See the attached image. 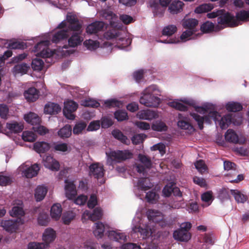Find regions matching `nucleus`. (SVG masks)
I'll use <instances>...</instances> for the list:
<instances>
[{"instance_id":"1","label":"nucleus","mask_w":249,"mask_h":249,"mask_svg":"<svg viewBox=\"0 0 249 249\" xmlns=\"http://www.w3.org/2000/svg\"><path fill=\"white\" fill-rule=\"evenodd\" d=\"M192 116L197 122L199 128L200 129L203 128V122H205L210 124L211 120H213L215 123L217 121H219V124L221 128H226L228 125L232 123L234 125H239L242 122V118L238 115H235L232 118L231 115L228 114L222 118H221L220 115L216 111H213L209 113L208 116L205 117H201L196 113L191 114Z\"/></svg>"},{"instance_id":"2","label":"nucleus","mask_w":249,"mask_h":249,"mask_svg":"<svg viewBox=\"0 0 249 249\" xmlns=\"http://www.w3.org/2000/svg\"><path fill=\"white\" fill-rule=\"evenodd\" d=\"M160 93L156 86H150L143 90L140 102L147 107H157L160 102V99L157 97L160 95Z\"/></svg>"},{"instance_id":"3","label":"nucleus","mask_w":249,"mask_h":249,"mask_svg":"<svg viewBox=\"0 0 249 249\" xmlns=\"http://www.w3.org/2000/svg\"><path fill=\"white\" fill-rule=\"evenodd\" d=\"M50 44V42L48 40L37 43L33 49L34 52L36 53V56L42 58H49L53 56L54 51L51 50L49 48Z\"/></svg>"},{"instance_id":"4","label":"nucleus","mask_w":249,"mask_h":249,"mask_svg":"<svg viewBox=\"0 0 249 249\" xmlns=\"http://www.w3.org/2000/svg\"><path fill=\"white\" fill-rule=\"evenodd\" d=\"M223 12L217 18V22L221 25H225L228 27H234L239 25V22L235 19V17L223 9Z\"/></svg>"},{"instance_id":"5","label":"nucleus","mask_w":249,"mask_h":249,"mask_svg":"<svg viewBox=\"0 0 249 249\" xmlns=\"http://www.w3.org/2000/svg\"><path fill=\"white\" fill-rule=\"evenodd\" d=\"M13 207L9 212L10 214L12 217H18V223L20 224H23L24 220L22 218L25 214L23 209V203L20 200L16 199L13 201Z\"/></svg>"},{"instance_id":"6","label":"nucleus","mask_w":249,"mask_h":249,"mask_svg":"<svg viewBox=\"0 0 249 249\" xmlns=\"http://www.w3.org/2000/svg\"><path fill=\"white\" fill-rule=\"evenodd\" d=\"M19 170L21 172L23 176L27 178H32L37 175L39 167L36 163L31 166L24 163L19 167Z\"/></svg>"},{"instance_id":"7","label":"nucleus","mask_w":249,"mask_h":249,"mask_svg":"<svg viewBox=\"0 0 249 249\" xmlns=\"http://www.w3.org/2000/svg\"><path fill=\"white\" fill-rule=\"evenodd\" d=\"M78 107V104L72 101L69 100L64 103L63 113L65 116L70 120H74L75 116L73 114Z\"/></svg>"},{"instance_id":"8","label":"nucleus","mask_w":249,"mask_h":249,"mask_svg":"<svg viewBox=\"0 0 249 249\" xmlns=\"http://www.w3.org/2000/svg\"><path fill=\"white\" fill-rule=\"evenodd\" d=\"M24 128L23 124L16 121L7 123L4 128V133L9 135L13 133H18L22 131Z\"/></svg>"},{"instance_id":"9","label":"nucleus","mask_w":249,"mask_h":249,"mask_svg":"<svg viewBox=\"0 0 249 249\" xmlns=\"http://www.w3.org/2000/svg\"><path fill=\"white\" fill-rule=\"evenodd\" d=\"M109 156L112 160L121 161L131 158L132 154L128 150H118L111 152Z\"/></svg>"},{"instance_id":"10","label":"nucleus","mask_w":249,"mask_h":249,"mask_svg":"<svg viewBox=\"0 0 249 249\" xmlns=\"http://www.w3.org/2000/svg\"><path fill=\"white\" fill-rule=\"evenodd\" d=\"M67 21L69 23L68 29L70 31H79L82 26L78 19L74 15L69 14L67 16Z\"/></svg>"},{"instance_id":"11","label":"nucleus","mask_w":249,"mask_h":249,"mask_svg":"<svg viewBox=\"0 0 249 249\" xmlns=\"http://www.w3.org/2000/svg\"><path fill=\"white\" fill-rule=\"evenodd\" d=\"M43 165L52 171H58L60 168L59 162L53 157L47 155L43 158Z\"/></svg>"},{"instance_id":"12","label":"nucleus","mask_w":249,"mask_h":249,"mask_svg":"<svg viewBox=\"0 0 249 249\" xmlns=\"http://www.w3.org/2000/svg\"><path fill=\"white\" fill-rule=\"evenodd\" d=\"M102 216L103 212L102 210L99 208H96L94 210L92 214L89 211L86 210L82 214V219L83 220L89 219L94 221L101 219Z\"/></svg>"},{"instance_id":"13","label":"nucleus","mask_w":249,"mask_h":249,"mask_svg":"<svg viewBox=\"0 0 249 249\" xmlns=\"http://www.w3.org/2000/svg\"><path fill=\"white\" fill-rule=\"evenodd\" d=\"M56 232L53 229L47 228L42 235V240L43 243L46 246V248L49 247V245L54 241L56 238Z\"/></svg>"},{"instance_id":"14","label":"nucleus","mask_w":249,"mask_h":249,"mask_svg":"<svg viewBox=\"0 0 249 249\" xmlns=\"http://www.w3.org/2000/svg\"><path fill=\"white\" fill-rule=\"evenodd\" d=\"M89 175L95 178H102L104 175L103 166L99 163H93L89 166Z\"/></svg>"},{"instance_id":"15","label":"nucleus","mask_w":249,"mask_h":249,"mask_svg":"<svg viewBox=\"0 0 249 249\" xmlns=\"http://www.w3.org/2000/svg\"><path fill=\"white\" fill-rule=\"evenodd\" d=\"M225 138L227 142L234 143H244L245 142V138H239L236 133L232 129L227 130L225 133Z\"/></svg>"},{"instance_id":"16","label":"nucleus","mask_w":249,"mask_h":249,"mask_svg":"<svg viewBox=\"0 0 249 249\" xmlns=\"http://www.w3.org/2000/svg\"><path fill=\"white\" fill-rule=\"evenodd\" d=\"M159 117L157 112L150 109L142 110L137 114V117L142 120H151L158 118Z\"/></svg>"},{"instance_id":"17","label":"nucleus","mask_w":249,"mask_h":249,"mask_svg":"<svg viewBox=\"0 0 249 249\" xmlns=\"http://www.w3.org/2000/svg\"><path fill=\"white\" fill-rule=\"evenodd\" d=\"M139 160L142 164H138L136 166V169L139 173H143L146 168H149L151 165V160L146 156L140 154L139 155Z\"/></svg>"},{"instance_id":"18","label":"nucleus","mask_w":249,"mask_h":249,"mask_svg":"<svg viewBox=\"0 0 249 249\" xmlns=\"http://www.w3.org/2000/svg\"><path fill=\"white\" fill-rule=\"evenodd\" d=\"M105 26V24L102 21H95L89 24L87 28L86 32L88 34H94L98 32L102 31Z\"/></svg>"},{"instance_id":"19","label":"nucleus","mask_w":249,"mask_h":249,"mask_svg":"<svg viewBox=\"0 0 249 249\" xmlns=\"http://www.w3.org/2000/svg\"><path fill=\"white\" fill-rule=\"evenodd\" d=\"M65 183L66 196L69 199H72L77 194L76 187L73 182L68 181L67 180H65Z\"/></svg>"},{"instance_id":"20","label":"nucleus","mask_w":249,"mask_h":249,"mask_svg":"<svg viewBox=\"0 0 249 249\" xmlns=\"http://www.w3.org/2000/svg\"><path fill=\"white\" fill-rule=\"evenodd\" d=\"M146 215L150 220L154 222H160L163 219V215L159 211L150 209L146 212Z\"/></svg>"},{"instance_id":"21","label":"nucleus","mask_w":249,"mask_h":249,"mask_svg":"<svg viewBox=\"0 0 249 249\" xmlns=\"http://www.w3.org/2000/svg\"><path fill=\"white\" fill-rule=\"evenodd\" d=\"M174 238L178 241L187 242L191 239V234L185 230L176 231L173 233Z\"/></svg>"},{"instance_id":"22","label":"nucleus","mask_w":249,"mask_h":249,"mask_svg":"<svg viewBox=\"0 0 249 249\" xmlns=\"http://www.w3.org/2000/svg\"><path fill=\"white\" fill-rule=\"evenodd\" d=\"M183 6V2L179 0H174L169 5L168 11L173 15L177 14L182 11Z\"/></svg>"},{"instance_id":"23","label":"nucleus","mask_w":249,"mask_h":249,"mask_svg":"<svg viewBox=\"0 0 249 249\" xmlns=\"http://www.w3.org/2000/svg\"><path fill=\"white\" fill-rule=\"evenodd\" d=\"M62 212L61 205L59 203L54 204L51 208L50 215L53 219L57 221L60 219Z\"/></svg>"},{"instance_id":"24","label":"nucleus","mask_w":249,"mask_h":249,"mask_svg":"<svg viewBox=\"0 0 249 249\" xmlns=\"http://www.w3.org/2000/svg\"><path fill=\"white\" fill-rule=\"evenodd\" d=\"M25 99L29 102L36 101L39 96L38 91L35 88H30L24 93Z\"/></svg>"},{"instance_id":"25","label":"nucleus","mask_w":249,"mask_h":249,"mask_svg":"<svg viewBox=\"0 0 249 249\" xmlns=\"http://www.w3.org/2000/svg\"><path fill=\"white\" fill-rule=\"evenodd\" d=\"M69 32L68 29H62L56 32L52 37V42L57 43L61 40L67 39L69 36Z\"/></svg>"},{"instance_id":"26","label":"nucleus","mask_w":249,"mask_h":249,"mask_svg":"<svg viewBox=\"0 0 249 249\" xmlns=\"http://www.w3.org/2000/svg\"><path fill=\"white\" fill-rule=\"evenodd\" d=\"M108 236L110 240L120 243H123L126 240V236L124 233L114 231H109Z\"/></svg>"},{"instance_id":"27","label":"nucleus","mask_w":249,"mask_h":249,"mask_svg":"<svg viewBox=\"0 0 249 249\" xmlns=\"http://www.w3.org/2000/svg\"><path fill=\"white\" fill-rule=\"evenodd\" d=\"M19 225H20V224L18 223V220L16 221L5 220L2 221L1 223V226L3 227L6 231L11 232L16 231Z\"/></svg>"},{"instance_id":"28","label":"nucleus","mask_w":249,"mask_h":249,"mask_svg":"<svg viewBox=\"0 0 249 249\" xmlns=\"http://www.w3.org/2000/svg\"><path fill=\"white\" fill-rule=\"evenodd\" d=\"M61 110V108L57 104L49 102L45 105L44 107V113L48 114H57Z\"/></svg>"},{"instance_id":"29","label":"nucleus","mask_w":249,"mask_h":249,"mask_svg":"<svg viewBox=\"0 0 249 249\" xmlns=\"http://www.w3.org/2000/svg\"><path fill=\"white\" fill-rule=\"evenodd\" d=\"M230 192L238 203H244L248 199V196L238 190H231Z\"/></svg>"},{"instance_id":"30","label":"nucleus","mask_w":249,"mask_h":249,"mask_svg":"<svg viewBox=\"0 0 249 249\" xmlns=\"http://www.w3.org/2000/svg\"><path fill=\"white\" fill-rule=\"evenodd\" d=\"M30 69L29 65L27 63H18L13 69V72L15 75H23L27 73Z\"/></svg>"},{"instance_id":"31","label":"nucleus","mask_w":249,"mask_h":249,"mask_svg":"<svg viewBox=\"0 0 249 249\" xmlns=\"http://www.w3.org/2000/svg\"><path fill=\"white\" fill-rule=\"evenodd\" d=\"M50 148L48 143L44 142H37L34 144V149L37 153H44Z\"/></svg>"},{"instance_id":"32","label":"nucleus","mask_w":249,"mask_h":249,"mask_svg":"<svg viewBox=\"0 0 249 249\" xmlns=\"http://www.w3.org/2000/svg\"><path fill=\"white\" fill-rule=\"evenodd\" d=\"M53 148L55 151L65 153H69L71 150V146L67 143L60 142L54 143Z\"/></svg>"},{"instance_id":"33","label":"nucleus","mask_w":249,"mask_h":249,"mask_svg":"<svg viewBox=\"0 0 249 249\" xmlns=\"http://www.w3.org/2000/svg\"><path fill=\"white\" fill-rule=\"evenodd\" d=\"M47 189L44 186H38L35 190V197L37 201L42 200L46 196Z\"/></svg>"},{"instance_id":"34","label":"nucleus","mask_w":249,"mask_h":249,"mask_svg":"<svg viewBox=\"0 0 249 249\" xmlns=\"http://www.w3.org/2000/svg\"><path fill=\"white\" fill-rule=\"evenodd\" d=\"M24 119L26 122L32 125L37 124L40 122V118L38 116L33 112H30L25 114Z\"/></svg>"},{"instance_id":"35","label":"nucleus","mask_w":249,"mask_h":249,"mask_svg":"<svg viewBox=\"0 0 249 249\" xmlns=\"http://www.w3.org/2000/svg\"><path fill=\"white\" fill-rule=\"evenodd\" d=\"M58 135L62 139L70 137L71 135V127L70 125L66 124L57 132Z\"/></svg>"},{"instance_id":"36","label":"nucleus","mask_w":249,"mask_h":249,"mask_svg":"<svg viewBox=\"0 0 249 249\" xmlns=\"http://www.w3.org/2000/svg\"><path fill=\"white\" fill-rule=\"evenodd\" d=\"M133 231L136 232H139L141 235H143V238H146L151 236L153 233V231L148 227L146 226L145 228H142L140 227L137 228L136 227L133 228Z\"/></svg>"},{"instance_id":"37","label":"nucleus","mask_w":249,"mask_h":249,"mask_svg":"<svg viewBox=\"0 0 249 249\" xmlns=\"http://www.w3.org/2000/svg\"><path fill=\"white\" fill-rule=\"evenodd\" d=\"M198 23V20L195 18H189L183 20L182 21L183 27L191 30H194V28L197 25Z\"/></svg>"},{"instance_id":"38","label":"nucleus","mask_w":249,"mask_h":249,"mask_svg":"<svg viewBox=\"0 0 249 249\" xmlns=\"http://www.w3.org/2000/svg\"><path fill=\"white\" fill-rule=\"evenodd\" d=\"M105 231V226L101 222H97L95 224V228L93 229L94 235L98 238H101Z\"/></svg>"},{"instance_id":"39","label":"nucleus","mask_w":249,"mask_h":249,"mask_svg":"<svg viewBox=\"0 0 249 249\" xmlns=\"http://www.w3.org/2000/svg\"><path fill=\"white\" fill-rule=\"evenodd\" d=\"M201 198L202 201L206 203L205 206H208L214 199L213 193L211 191H207L201 195Z\"/></svg>"},{"instance_id":"40","label":"nucleus","mask_w":249,"mask_h":249,"mask_svg":"<svg viewBox=\"0 0 249 249\" xmlns=\"http://www.w3.org/2000/svg\"><path fill=\"white\" fill-rule=\"evenodd\" d=\"M213 8V6L210 3H204L197 6L195 10V12L197 14H201L208 12Z\"/></svg>"},{"instance_id":"41","label":"nucleus","mask_w":249,"mask_h":249,"mask_svg":"<svg viewBox=\"0 0 249 249\" xmlns=\"http://www.w3.org/2000/svg\"><path fill=\"white\" fill-rule=\"evenodd\" d=\"M152 130L156 131H165L167 129L165 124L161 121H157L154 122L151 126Z\"/></svg>"},{"instance_id":"42","label":"nucleus","mask_w":249,"mask_h":249,"mask_svg":"<svg viewBox=\"0 0 249 249\" xmlns=\"http://www.w3.org/2000/svg\"><path fill=\"white\" fill-rule=\"evenodd\" d=\"M76 216V214L72 211L65 212L62 217L63 223L64 224L68 225L73 220Z\"/></svg>"},{"instance_id":"43","label":"nucleus","mask_w":249,"mask_h":249,"mask_svg":"<svg viewBox=\"0 0 249 249\" xmlns=\"http://www.w3.org/2000/svg\"><path fill=\"white\" fill-rule=\"evenodd\" d=\"M235 18L238 22L240 21H248L249 20V11L242 10L236 14Z\"/></svg>"},{"instance_id":"44","label":"nucleus","mask_w":249,"mask_h":249,"mask_svg":"<svg viewBox=\"0 0 249 249\" xmlns=\"http://www.w3.org/2000/svg\"><path fill=\"white\" fill-rule=\"evenodd\" d=\"M82 41L79 35L77 33H75L69 39V45L71 47H75L80 44Z\"/></svg>"},{"instance_id":"45","label":"nucleus","mask_w":249,"mask_h":249,"mask_svg":"<svg viewBox=\"0 0 249 249\" xmlns=\"http://www.w3.org/2000/svg\"><path fill=\"white\" fill-rule=\"evenodd\" d=\"M22 138L24 141L33 142L36 139V136L32 131H25L22 134Z\"/></svg>"},{"instance_id":"46","label":"nucleus","mask_w":249,"mask_h":249,"mask_svg":"<svg viewBox=\"0 0 249 249\" xmlns=\"http://www.w3.org/2000/svg\"><path fill=\"white\" fill-rule=\"evenodd\" d=\"M196 168L201 174L208 172V167L203 160H200L195 163Z\"/></svg>"},{"instance_id":"47","label":"nucleus","mask_w":249,"mask_h":249,"mask_svg":"<svg viewBox=\"0 0 249 249\" xmlns=\"http://www.w3.org/2000/svg\"><path fill=\"white\" fill-rule=\"evenodd\" d=\"M112 134L115 138L120 140L123 143L127 144L129 142L127 138L119 130H113Z\"/></svg>"},{"instance_id":"48","label":"nucleus","mask_w":249,"mask_h":249,"mask_svg":"<svg viewBox=\"0 0 249 249\" xmlns=\"http://www.w3.org/2000/svg\"><path fill=\"white\" fill-rule=\"evenodd\" d=\"M168 105L171 107L180 111H185L187 109V107L186 105H184L177 100L169 102H168Z\"/></svg>"},{"instance_id":"49","label":"nucleus","mask_w":249,"mask_h":249,"mask_svg":"<svg viewBox=\"0 0 249 249\" xmlns=\"http://www.w3.org/2000/svg\"><path fill=\"white\" fill-rule=\"evenodd\" d=\"M87 126V124L83 122H80L75 124L73 128V133L75 135H79L83 132Z\"/></svg>"},{"instance_id":"50","label":"nucleus","mask_w":249,"mask_h":249,"mask_svg":"<svg viewBox=\"0 0 249 249\" xmlns=\"http://www.w3.org/2000/svg\"><path fill=\"white\" fill-rule=\"evenodd\" d=\"M81 105L86 107H97L100 104L96 100L92 99H85L81 101Z\"/></svg>"},{"instance_id":"51","label":"nucleus","mask_w":249,"mask_h":249,"mask_svg":"<svg viewBox=\"0 0 249 249\" xmlns=\"http://www.w3.org/2000/svg\"><path fill=\"white\" fill-rule=\"evenodd\" d=\"M214 29V24L210 21L203 23L201 27L200 30L203 33H208L212 32Z\"/></svg>"},{"instance_id":"52","label":"nucleus","mask_w":249,"mask_h":249,"mask_svg":"<svg viewBox=\"0 0 249 249\" xmlns=\"http://www.w3.org/2000/svg\"><path fill=\"white\" fill-rule=\"evenodd\" d=\"M242 108V106L238 103L230 102L226 105V109L229 111H239L241 110Z\"/></svg>"},{"instance_id":"53","label":"nucleus","mask_w":249,"mask_h":249,"mask_svg":"<svg viewBox=\"0 0 249 249\" xmlns=\"http://www.w3.org/2000/svg\"><path fill=\"white\" fill-rule=\"evenodd\" d=\"M37 222L39 225L45 226L50 222V218L47 213H40L38 217Z\"/></svg>"},{"instance_id":"54","label":"nucleus","mask_w":249,"mask_h":249,"mask_svg":"<svg viewBox=\"0 0 249 249\" xmlns=\"http://www.w3.org/2000/svg\"><path fill=\"white\" fill-rule=\"evenodd\" d=\"M177 30V27L174 25H170L165 27L162 30V35L164 36H171L173 35Z\"/></svg>"},{"instance_id":"55","label":"nucleus","mask_w":249,"mask_h":249,"mask_svg":"<svg viewBox=\"0 0 249 249\" xmlns=\"http://www.w3.org/2000/svg\"><path fill=\"white\" fill-rule=\"evenodd\" d=\"M25 47V43L20 41L10 42L8 45V48L11 49H23Z\"/></svg>"},{"instance_id":"56","label":"nucleus","mask_w":249,"mask_h":249,"mask_svg":"<svg viewBox=\"0 0 249 249\" xmlns=\"http://www.w3.org/2000/svg\"><path fill=\"white\" fill-rule=\"evenodd\" d=\"M119 32L116 29L109 30L104 33V36L107 40L111 39L118 36Z\"/></svg>"},{"instance_id":"57","label":"nucleus","mask_w":249,"mask_h":249,"mask_svg":"<svg viewBox=\"0 0 249 249\" xmlns=\"http://www.w3.org/2000/svg\"><path fill=\"white\" fill-rule=\"evenodd\" d=\"M85 46L89 50H94L99 47V43L95 41L89 39L84 42Z\"/></svg>"},{"instance_id":"58","label":"nucleus","mask_w":249,"mask_h":249,"mask_svg":"<svg viewBox=\"0 0 249 249\" xmlns=\"http://www.w3.org/2000/svg\"><path fill=\"white\" fill-rule=\"evenodd\" d=\"M159 198L158 195L153 191H150L146 194V198L148 202L154 203Z\"/></svg>"},{"instance_id":"59","label":"nucleus","mask_w":249,"mask_h":249,"mask_svg":"<svg viewBox=\"0 0 249 249\" xmlns=\"http://www.w3.org/2000/svg\"><path fill=\"white\" fill-rule=\"evenodd\" d=\"M115 118L119 121H123L128 118L127 114L125 111L118 110L114 113Z\"/></svg>"},{"instance_id":"60","label":"nucleus","mask_w":249,"mask_h":249,"mask_svg":"<svg viewBox=\"0 0 249 249\" xmlns=\"http://www.w3.org/2000/svg\"><path fill=\"white\" fill-rule=\"evenodd\" d=\"M224 169L227 171H233L234 175L237 174V172L236 171V165L234 163L229 161H225L224 162Z\"/></svg>"},{"instance_id":"61","label":"nucleus","mask_w":249,"mask_h":249,"mask_svg":"<svg viewBox=\"0 0 249 249\" xmlns=\"http://www.w3.org/2000/svg\"><path fill=\"white\" fill-rule=\"evenodd\" d=\"M174 183L171 182L166 185L162 190V193L165 196H169L173 190Z\"/></svg>"},{"instance_id":"62","label":"nucleus","mask_w":249,"mask_h":249,"mask_svg":"<svg viewBox=\"0 0 249 249\" xmlns=\"http://www.w3.org/2000/svg\"><path fill=\"white\" fill-rule=\"evenodd\" d=\"M28 249H45L46 246L43 243L31 242L28 244Z\"/></svg>"},{"instance_id":"63","label":"nucleus","mask_w":249,"mask_h":249,"mask_svg":"<svg viewBox=\"0 0 249 249\" xmlns=\"http://www.w3.org/2000/svg\"><path fill=\"white\" fill-rule=\"evenodd\" d=\"M9 112V109L5 105H0V116L1 118L6 119Z\"/></svg>"},{"instance_id":"64","label":"nucleus","mask_w":249,"mask_h":249,"mask_svg":"<svg viewBox=\"0 0 249 249\" xmlns=\"http://www.w3.org/2000/svg\"><path fill=\"white\" fill-rule=\"evenodd\" d=\"M135 124L137 127L142 130H147L150 128V124L145 122L137 121L135 123Z\"/></svg>"}]
</instances>
